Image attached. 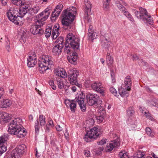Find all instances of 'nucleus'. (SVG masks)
Wrapping results in <instances>:
<instances>
[{
    "label": "nucleus",
    "instance_id": "f257e3e1",
    "mask_svg": "<svg viewBox=\"0 0 158 158\" xmlns=\"http://www.w3.org/2000/svg\"><path fill=\"white\" fill-rule=\"evenodd\" d=\"M22 121L20 118L11 120L8 125V131L11 135H15L17 137L22 138L26 135V132L23 128Z\"/></svg>",
    "mask_w": 158,
    "mask_h": 158
},
{
    "label": "nucleus",
    "instance_id": "f03ea898",
    "mask_svg": "<svg viewBox=\"0 0 158 158\" xmlns=\"http://www.w3.org/2000/svg\"><path fill=\"white\" fill-rule=\"evenodd\" d=\"M49 10L48 8L37 15L38 19L36 22V24H34L31 26L30 31L34 35L38 34L41 35L44 32V30L41 28L44 24V21L46 20L50 14Z\"/></svg>",
    "mask_w": 158,
    "mask_h": 158
},
{
    "label": "nucleus",
    "instance_id": "7ed1b4c3",
    "mask_svg": "<svg viewBox=\"0 0 158 158\" xmlns=\"http://www.w3.org/2000/svg\"><path fill=\"white\" fill-rule=\"evenodd\" d=\"M76 13V8L74 6L70 7L63 11L61 22L64 29L68 30L71 29V23L73 21Z\"/></svg>",
    "mask_w": 158,
    "mask_h": 158
},
{
    "label": "nucleus",
    "instance_id": "20e7f679",
    "mask_svg": "<svg viewBox=\"0 0 158 158\" xmlns=\"http://www.w3.org/2000/svg\"><path fill=\"white\" fill-rule=\"evenodd\" d=\"M65 47L64 51L65 53L68 54L72 49L77 52L79 50L80 39L72 33L68 34L66 37Z\"/></svg>",
    "mask_w": 158,
    "mask_h": 158
},
{
    "label": "nucleus",
    "instance_id": "39448f33",
    "mask_svg": "<svg viewBox=\"0 0 158 158\" xmlns=\"http://www.w3.org/2000/svg\"><path fill=\"white\" fill-rule=\"evenodd\" d=\"M139 11L134 10V13L135 16L139 19H141L144 22L147 24L152 25L153 23L152 18L151 16L148 15L146 10L142 7H139Z\"/></svg>",
    "mask_w": 158,
    "mask_h": 158
},
{
    "label": "nucleus",
    "instance_id": "423d86ee",
    "mask_svg": "<svg viewBox=\"0 0 158 158\" xmlns=\"http://www.w3.org/2000/svg\"><path fill=\"white\" fill-rule=\"evenodd\" d=\"M39 71L40 73H44L53 64V61L51 57L48 55L43 56L38 63Z\"/></svg>",
    "mask_w": 158,
    "mask_h": 158
},
{
    "label": "nucleus",
    "instance_id": "0eeeda50",
    "mask_svg": "<svg viewBox=\"0 0 158 158\" xmlns=\"http://www.w3.org/2000/svg\"><path fill=\"white\" fill-rule=\"evenodd\" d=\"M87 102L90 106L95 105L99 106L102 104V101L99 99V96L97 94L88 93L86 96Z\"/></svg>",
    "mask_w": 158,
    "mask_h": 158
},
{
    "label": "nucleus",
    "instance_id": "6e6552de",
    "mask_svg": "<svg viewBox=\"0 0 158 158\" xmlns=\"http://www.w3.org/2000/svg\"><path fill=\"white\" fill-rule=\"evenodd\" d=\"M99 135V133L98 131V129L94 127L90 130L89 131L87 132L84 137V139L85 141L88 142L97 139Z\"/></svg>",
    "mask_w": 158,
    "mask_h": 158
},
{
    "label": "nucleus",
    "instance_id": "1a4fd4ad",
    "mask_svg": "<svg viewBox=\"0 0 158 158\" xmlns=\"http://www.w3.org/2000/svg\"><path fill=\"white\" fill-rule=\"evenodd\" d=\"M19 12L18 10L12 9L10 10L7 12V16L9 20L15 24L19 25Z\"/></svg>",
    "mask_w": 158,
    "mask_h": 158
},
{
    "label": "nucleus",
    "instance_id": "9d476101",
    "mask_svg": "<svg viewBox=\"0 0 158 158\" xmlns=\"http://www.w3.org/2000/svg\"><path fill=\"white\" fill-rule=\"evenodd\" d=\"M68 78L70 83L73 85H75L80 87L81 85L77 82V77L79 72L76 70H71L69 73Z\"/></svg>",
    "mask_w": 158,
    "mask_h": 158
},
{
    "label": "nucleus",
    "instance_id": "9b49d317",
    "mask_svg": "<svg viewBox=\"0 0 158 158\" xmlns=\"http://www.w3.org/2000/svg\"><path fill=\"white\" fill-rule=\"evenodd\" d=\"M85 7L84 9L85 16L84 19L89 23L91 22V19L89 17L88 12L91 11L92 4L88 0H85Z\"/></svg>",
    "mask_w": 158,
    "mask_h": 158
},
{
    "label": "nucleus",
    "instance_id": "f8f14e48",
    "mask_svg": "<svg viewBox=\"0 0 158 158\" xmlns=\"http://www.w3.org/2000/svg\"><path fill=\"white\" fill-rule=\"evenodd\" d=\"M90 86L92 89L100 93L102 95H104V89L101 86V84L98 82H95L90 84Z\"/></svg>",
    "mask_w": 158,
    "mask_h": 158
},
{
    "label": "nucleus",
    "instance_id": "ddd939ff",
    "mask_svg": "<svg viewBox=\"0 0 158 158\" xmlns=\"http://www.w3.org/2000/svg\"><path fill=\"white\" fill-rule=\"evenodd\" d=\"M120 145V139L117 138L111 143L107 144L106 145V150L107 152H110L114 148H118Z\"/></svg>",
    "mask_w": 158,
    "mask_h": 158
},
{
    "label": "nucleus",
    "instance_id": "4468645a",
    "mask_svg": "<svg viewBox=\"0 0 158 158\" xmlns=\"http://www.w3.org/2000/svg\"><path fill=\"white\" fill-rule=\"evenodd\" d=\"M77 52L72 49V51L68 54L70 55L68 57L69 61L72 64H75L77 58Z\"/></svg>",
    "mask_w": 158,
    "mask_h": 158
},
{
    "label": "nucleus",
    "instance_id": "2eb2a0df",
    "mask_svg": "<svg viewBox=\"0 0 158 158\" xmlns=\"http://www.w3.org/2000/svg\"><path fill=\"white\" fill-rule=\"evenodd\" d=\"M36 56L34 54L32 56H29L27 58V65L29 67H34L37 63Z\"/></svg>",
    "mask_w": 158,
    "mask_h": 158
},
{
    "label": "nucleus",
    "instance_id": "dca6fc26",
    "mask_svg": "<svg viewBox=\"0 0 158 158\" xmlns=\"http://www.w3.org/2000/svg\"><path fill=\"white\" fill-rule=\"evenodd\" d=\"M66 104H68L70 106L71 111L74 113L75 112L77 108V104L76 101L73 100L70 101L69 100H66L65 101Z\"/></svg>",
    "mask_w": 158,
    "mask_h": 158
},
{
    "label": "nucleus",
    "instance_id": "f3484780",
    "mask_svg": "<svg viewBox=\"0 0 158 158\" xmlns=\"http://www.w3.org/2000/svg\"><path fill=\"white\" fill-rule=\"evenodd\" d=\"M60 26L58 24H55L53 27L52 33V37L53 39H56L59 34V30Z\"/></svg>",
    "mask_w": 158,
    "mask_h": 158
},
{
    "label": "nucleus",
    "instance_id": "a211bd4d",
    "mask_svg": "<svg viewBox=\"0 0 158 158\" xmlns=\"http://www.w3.org/2000/svg\"><path fill=\"white\" fill-rule=\"evenodd\" d=\"M0 121L2 120L5 122L9 121L10 117L8 114L6 112H0Z\"/></svg>",
    "mask_w": 158,
    "mask_h": 158
},
{
    "label": "nucleus",
    "instance_id": "6ab92c4d",
    "mask_svg": "<svg viewBox=\"0 0 158 158\" xmlns=\"http://www.w3.org/2000/svg\"><path fill=\"white\" fill-rule=\"evenodd\" d=\"M110 52L108 51L106 56V61L107 64L109 67H111L113 63V59L111 57V55L110 53Z\"/></svg>",
    "mask_w": 158,
    "mask_h": 158
},
{
    "label": "nucleus",
    "instance_id": "aec40b11",
    "mask_svg": "<svg viewBox=\"0 0 158 158\" xmlns=\"http://www.w3.org/2000/svg\"><path fill=\"white\" fill-rule=\"evenodd\" d=\"M124 84L126 86H127V89L128 91L131 90V85L132 82L131 78L130 76H127L124 79Z\"/></svg>",
    "mask_w": 158,
    "mask_h": 158
},
{
    "label": "nucleus",
    "instance_id": "412c9836",
    "mask_svg": "<svg viewBox=\"0 0 158 158\" xmlns=\"http://www.w3.org/2000/svg\"><path fill=\"white\" fill-rule=\"evenodd\" d=\"M62 10L56 8L52 12L51 16L52 20H55L59 15Z\"/></svg>",
    "mask_w": 158,
    "mask_h": 158
},
{
    "label": "nucleus",
    "instance_id": "4be33fe9",
    "mask_svg": "<svg viewBox=\"0 0 158 158\" xmlns=\"http://www.w3.org/2000/svg\"><path fill=\"white\" fill-rule=\"evenodd\" d=\"M11 103V102L8 99H3L2 101L0 102V105L2 108H6L10 106Z\"/></svg>",
    "mask_w": 158,
    "mask_h": 158
},
{
    "label": "nucleus",
    "instance_id": "5701e85b",
    "mask_svg": "<svg viewBox=\"0 0 158 158\" xmlns=\"http://www.w3.org/2000/svg\"><path fill=\"white\" fill-rule=\"evenodd\" d=\"M63 47L58 45H55L53 48L52 52L54 55H59L62 52Z\"/></svg>",
    "mask_w": 158,
    "mask_h": 158
},
{
    "label": "nucleus",
    "instance_id": "b1692460",
    "mask_svg": "<svg viewBox=\"0 0 158 158\" xmlns=\"http://www.w3.org/2000/svg\"><path fill=\"white\" fill-rule=\"evenodd\" d=\"M15 149L22 155L26 150V146L24 144H22L18 146Z\"/></svg>",
    "mask_w": 158,
    "mask_h": 158
},
{
    "label": "nucleus",
    "instance_id": "393cba45",
    "mask_svg": "<svg viewBox=\"0 0 158 158\" xmlns=\"http://www.w3.org/2000/svg\"><path fill=\"white\" fill-rule=\"evenodd\" d=\"M119 94L120 96L123 97H128L129 95V94L128 93V90L126 89H118Z\"/></svg>",
    "mask_w": 158,
    "mask_h": 158
},
{
    "label": "nucleus",
    "instance_id": "a878e982",
    "mask_svg": "<svg viewBox=\"0 0 158 158\" xmlns=\"http://www.w3.org/2000/svg\"><path fill=\"white\" fill-rule=\"evenodd\" d=\"M145 152L141 151H138L135 156H131V158H144Z\"/></svg>",
    "mask_w": 158,
    "mask_h": 158
},
{
    "label": "nucleus",
    "instance_id": "bb28decb",
    "mask_svg": "<svg viewBox=\"0 0 158 158\" xmlns=\"http://www.w3.org/2000/svg\"><path fill=\"white\" fill-rule=\"evenodd\" d=\"M85 95H83L82 93V94H80L75 98L76 102H77L78 104L84 102V99L85 98Z\"/></svg>",
    "mask_w": 158,
    "mask_h": 158
},
{
    "label": "nucleus",
    "instance_id": "cd10ccee",
    "mask_svg": "<svg viewBox=\"0 0 158 158\" xmlns=\"http://www.w3.org/2000/svg\"><path fill=\"white\" fill-rule=\"evenodd\" d=\"M56 80L58 87L60 89H62L64 87L62 79L61 77H58L56 78Z\"/></svg>",
    "mask_w": 158,
    "mask_h": 158
},
{
    "label": "nucleus",
    "instance_id": "c85d7f7f",
    "mask_svg": "<svg viewBox=\"0 0 158 158\" xmlns=\"http://www.w3.org/2000/svg\"><path fill=\"white\" fill-rule=\"evenodd\" d=\"M100 38L101 42L105 41L108 42L110 41L109 36L108 34H105L104 35H101Z\"/></svg>",
    "mask_w": 158,
    "mask_h": 158
},
{
    "label": "nucleus",
    "instance_id": "c756f323",
    "mask_svg": "<svg viewBox=\"0 0 158 158\" xmlns=\"http://www.w3.org/2000/svg\"><path fill=\"white\" fill-rule=\"evenodd\" d=\"M94 30L93 29V27L91 25H89L88 29V36L91 37V38L92 39H94Z\"/></svg>",
    "mask_w": 158,
    "mask_h": 158
},
{
    "label": "nucleus",
    "instance_id": "7c9ffc66",
    "mask_svg": "<svg viewBox=\"0 0 158 158\" xmlns=\"http://www.w3.org/2000/svg\"><path fill=\"white\" fill-rule=\"evenodd\" d=\"M127 115L128 117L132 116L135 113L134 108L133 106H130L127 110Z\"/></svg>",
    "mask_w": 158,
    "mask_h": 158
},
{
    "label": "nucleus",
    "instance_id": "2f4dec72",
    "mask_svg": "<svg viewBox=\"0 0 158 158\" xmlns=\"http://www.w3.org/2000/svg\"><path fill=\"white\" fill-rule=\"evenodd\" d=\"M56 42L57 44V45H59L63 48L64 45V39L63 37H58Z\"/></svg>",
    "mask_w": 158,
    "mask_h": 158
},
{
    "label": "nucleus",
    "instance_id": "473e14b6",
    "mask_svg": "<svg viewBox=\"0 0 158 158\" xmlns=\"http://www.w3.org/2000/svg\"><path fill=\"white\" fill-rule=\"evenodd\" d=\"M122 11L124 15L127 17L130 21L132 22H134V20L132 16L128 11H126L125 10Z\"/></svg>",
    "mask_w": 158,
    "mask_h": 158
},
{
    "label": "nucleus",
    "instance_id": "72a5a7b5",
    "mask_svg": "<svg viewBox=\"0 0 158 158\" xmlns=\"http://www.w3.org/2000/svg\"><path fill=\"white\" fill-rule=\"evenodd\" d=\"M56 75L58 76V77L61 78H65L66 77L67 74L65 71L63 70H59L56 73Z\"/></svg>",
    "mask_w": 158,
    "mask_h": 158
},
{
    "label": "nucleus",
    "instance_id": "f704fd0d",
    "mask_svg": "<svg viewBox=\"0 0 158 158\" xmlns=\"http://www.w3.org/2000/svg\"><path fill=\"white\" fill-rule=\"evenodd\" d=\"M110 0H103V7L105 10H107L109 8V3Z\"/></svg>",
    "mask_w": 158,
    "mask_h": 158
},
{
    "label": "nucleus",
    "instance_id": "c9c22d12",
    "mask_svg": "<svg viewBox=\"0 0 158 158\" xmlns=\"http://www.w3.org/2000/svg\"><path fill=\"white\" fill-rule=\"evenodd\" d=\"M19 13V18H23L25 15H26L27 13V10H23L20 8Z\"/></svg>",
    "mask_w": 158,
    "mask_h": 158
},
{
    "label": "nucleus",
    "instance_id": "e433bc0d",
    "mask_svg": "<svg viewBox=\"0 0 158 158\" xmlns=\"http://www.w3.org/2000/svg\"><path fill=\"white\" fill-rule=\"evenodd\" d=\"M11 153L15 158H20L22 156L19 152L17 151L15 148L14 149Z\"/></svg>",
    "mask_w": 158,
    "mask_h": 158
},
{
    "label": "nucleus",
    "instance_id": "4c0bfd02",
    "mask_svg": "<svg viewBox=\"0 0 158 158\" xmlns=\"http://www.w3.org/2000/svg\"><path fill=\"white\" fill-rule=\"evenodd\" d=\"M39 120L41 126H44L46 124L45 118L43 115H40Z\"/></svg>",
    "mask_w": 158,
    "mask_h": 158
},
{
    "label": "nucleus",
    "instance_id": "58836bf2",
    "mask_svg": "<svg viewBox=\"0 0 158 158\" xmlns=\"http://www.w3.org/2000/svg\"><path fill=\"white\" fill-rule=\"evenodd\" d=\"M6 150V147L5 144L0 143V156Z\"/></svg>",
    "mask_w": 158,
    "mask_h": 158
},
{
    "label": "nucleus",
    "instance_id": "ea45409f",
    "mask_svg": "<svg viewBox=\"0 0 158 158\" xmlns=\"http://www.w3.org/2000/svg\"><path fill=\"white\" fill-rule=\"evenodd\" d=\"M12 2L15 5H16L17 6L21 5L22 3L24 2V0H11Z\"/></svg>",
    "mask_w": 158,
    "mask_h": 158
},
{
    "label": "nucleus",
    "instance_id": "a19ab883",
    "mask_svg": "<svg viewBox=\"0 0 158 158\" xmlns=\"http://www.w3.org/2000/svg\"><path fill=\"white\" fill-rule=\"evenodd\" d=\"M52 27H48L46 29L45 34L46 37H49L50 36L52 31Z\"/></svg>",
    "mask_w": 158,
    "mask_h": 158
},
{
    "label": "nucleus",
    "instance_id": "79ce46f5",
    "mask_svg": "<svg viewBox=\"0 0 158 158\" xmlns=\"http://www.w3.org/2000/svg\"><path fill=\"white\" fill-rule=\"evenodd\" d=\"M116 4L118 8L121 11H124L126 9L125 7H124L121 4V2L119 1H117L116 2Z\"/></svg>",
    "mask_w": 158,
    "mask_h": 158
},
{
    "label": "nucleus",
    "instance_id": "37998d69",
    "mask_svg": "<svg viewBox=\"0 0 158 158\" xmlns=\"http://www.w3.org/2000/svg\"><path fill=\"white\" fill-rule=\"evenodd\" d=\"M102 104H100V106L99 105V106H98V112L100 114V115H104L106 113V110L104 109V108L102 106H101Z\"/></svg>",
    "mask_w": 158,
    "mask_h": 158
},
{
    "label": "nucleus",
    "instance_id": "c03bdc74",
    "mask_svg": "<svg viewBox=\"0 0 158 158\" xmlns=\"http://www.w3.org/2000/svg\"><path fill=\"white\" fill-rule=\"evenodd\" d=\"M23 3H22L21 5H20V8L22 9L23 10L25 9V10H28L30 9V6L29 5H28L26 3L24 2Z\"/></svg>",
    "mask_w": 158,
    "mask_h": 158
},
{
    "label": "nucleus",
    "instance_id": "a18cd8bd",
    "mask_svg": "<svg viewBox=\"0 0 158 158\" xmlns=\"http://www.w3.org/2000/svg\"><path fill=\"white\" fill-rule=\"evenodd\" d=\"M145 131L148 135L151 137L154 136V133L152 132L151 129L149 127H147L145 129Z\"/></svg>",
    "mask_w": 158,
    "mask_h": 158
},
{
    "label": "nucleus",
    "instance_id": "49530a36",
    "mask_svg": "<svg viewBox=\"0 0 158 158\" xmlns=\"http://www.w3.org/2000/svg\"><path fill=\"white\" fill-rule=\"evenodd\" d=\"M78 104L81 111L82 112H85L86 108V104L83 102Z\"/></svg>",
    "mask_w": 158,
    "mask_h": 158
},
{
    "label": "nucleus",
    "instance_id": "de8ad7c7",
    "mask_svg": "<svg viewBox=\"0 0 158 158\" xmlns=\"http://www.w3.org/2000/svg\"><path fill=\"white\" fill-rule=\"evenodd\" d=\"M119 156L121 158H125L127 156V152L125 151H123L119 153Z\"/></svg>",
    "mask_w": 158,
    "mask_h": 158
},
{
    "label": "nucleus",
    "instance_id": "09e8293b",
    "mask_svg": "<svg viewBox=\"0 0 158 158\" xmlns=\"http://www.w3.org/2000/svg\"><path fill=\"white\" fill-rule=\"evenodd\" d=\"M110 92L114 96L118 97V95H117V92L116 90L113 87H111L110 88Z\"/></svg>",
    "mask_w": 158,
    "mask_h": 158
},
{
    "label": "nucleus",
    "instance_id": "8fccbe9b",
    "mask_svg": "<svg viewBox=\"0 0 158 158\" xmlns=\"http://www.w3.org/2000/svg\"><path fill=\"white\" fill-rule=\"evenodd\" d=\"M40 10V7L39 6H35L33 7L32 9H30L31 12L34 13V14L37 13Z\"/></svg>",
    "mask_w": 158,
    "mask_h": 158
},
{
    "label": "nucleus",
    "instance_id": "3c124183",
    "mask_svg": "<svg viewBox=\"0 0 158 158\" xmlns=\"http://www.w3.org/2000/svg\"><path fill=\"white\" fill-rule=\"evenodd\" d=\"M144 115L147 118L150 119L151 120L153 121L154 120V118L152 116L151 114L148 112L145 111Z\"/></svg>",
    "mask_w": 158,
    "mask_h": 158
},
{
    "label": "nucleus",
    "instance_id": "603ef678",
    "mask_svg": "<svg viewBox=\"0 0 158 158\" xmlns=\"http://www.w3.org/2000/svg\"><path fill=\"white\" fill-rule=\"evenodd\" d=\"M33 14L32 13H31V12L30 13H28L27 12L26 15H27V16L26 18V19L28 21H30L31 19L33 18Z\"/></svg>",
    "mask_w": 158,
    "mask_h": 158
},
{
    "label": "nucleus",
    "instance_id": "864d4df0",
    "mask_svg": "<svg viewBox=\"0 0 158 158\" xmlns=\"http://www.w3.org/2000/svg\"><path fill=\"white\" fill-rule=\"evenodd\" d=\"M104 116L102 115H100L96 117V119L98 123H100L102 122L104 119Z\"/></svg>",
    "mask_w": 158,
    "mask_h": 158
},
{
    "label": "nucleus",
    "instance_id": "5fc2aeb1",
    "mask_svg": "<svg viewBox=\"0 0 158 158\" xmlns=\"http://www.w3.org/2000/svg\"><path fill=\"white\" fill-rule=\"evenodd\" d=\"M109 42H102L101 43L103 47L108 48L110 47V44L109 43Z\"/></svg>",
    "mask_w": 158,
    "mask_h": 158
},
{
    "label": "nucleus",
    "instance_id": "6e6d98bb",
    "mask_svg": "<svg viewBox=\"0 0 158 158\" xmlns=\"http://www.w3.org/2000/svg\"><path fill=\"white\" fill-rule=\"evenodd\" d=\"M49 85L51 87L52 89L53 90H55L56 89V87L54 85L53 81L52 80H50L49 82Z\"/></svg>",
    "mask_w": 158,
    "mask_h": 158
},
{
    "label": "nucleus",
    "instance_id": "4d7b16f0",
    "mask_svg": "<svg viewBox=\"0 0 158 158\" xmlns=\"http://www.w3.org/2000/svg\"><path fill=\"white\" fill-rule=\"evenodd\" d=\"M35 132L37 133L39 132L40 128V126L39 125V122L38 121H37V123H35Z\"/></svg>",
    "mask_w": 158,
    "mask_h": 158
},
{
    "label": "nucleus",
    "instance_id": "13d9d810",
    "mask_svg": "<svg viewBox=\"0 0 158 158\" xmlns=\"http://www.w3.org/2000/svg\"><path fill=\"white\" fill-rule=\"evenodd\" d=\"M103 148H100L95 151L96 154L98 155H100L102 153V152L103 151Z\"/></svg>",
    "mask_w": 158,
    "mask_h": 158
},
{
    "label": "nucleus",
    "instance_id": "bf43d9fd",
    "mask_svg": "<svg viewBox=\"0 0 158 158\" xmlns=\"http://www.w3.org/2000/svg\"><path fill=\"white\" fill-rule=\"evenodd\" d=\"M106 143V140L105 139H102L100 141L97 142V143L98 145H103Z\"/></svg>",
    "mask_w": 158,
    "mask_h": 158
},
{
    "label": "nucleus",
    "instance_id": "052dcab7",
    "mask_svg": "<svg viewBox=\"0 0 158 158\" xmlns=\"http://www.w3.org/2000/svg\"><path fill=\"white\" fill-rule=\"evenodd\" d=\"M111 76L112 81L113 83H114L115 82V77L114 76V74L113 73H111Z\"/></svg>",
    "mask_w": 158,
    "mask_h": 158
},
{
    "label": "nucleus",
    "instance_id": "680f3d73",
    "mask_svg": "<svg viewBox=\"0 0 158 158\" xmlns=\"http://www.w3.org/2000/svg\"><path fill=\"white\" fill-rule=\"evenodd\" d=\"M51 128V127L49 125L47 124L45 128V132H48Z\"/></svg>",
    "mask_w": 158,
    "mask_h": 158
},
{
    "label": "nucleus",
    "instance_id": "e2e57ef3",
    "mask_svg": "<svg viewBox=\"0 0 158 158\" xmlns=\"http://www.w3.org/2000/svg\"><path fill=\"white\" fill-rule=\"evenodd\" d=\"M4 93V91L3 89L2 88H0V98L3 96Z\"/></svg>",
    "mask_w": 158,
    "mask_h": 158
},
{
    "label": "nucleus",
    "instance_id": "0e129e2a",
    "mask_svg": "<svg viewBox=\"0 0 158 158\" xmlns=\"http://www.w3.org/2000/svg\"><path fill=\"white\" fill-rule=\"evenodd\" d=\"M26 33H23L21 36V38L23 40V42L26 41Z\"/></svg>",
    "mask_w": 158,
    "mask_h": 158
},
{
    "label": "nucleus",
    "instance_id": "69168bd1",
    "mask_svg": "<svg viewBox=\"0 0 158 158\" xmlns=\"http://www.w3.org/2000/svg\"><path fill=\"white\" fill-rule=\"evenodd\" d=\"M84 154L86 157H88L90 155V152L89 151H85Z\"/></svg>",
    "mask_w": 158,
    "mask_h": 158
},
{
    "label": "nucleus",
    "instance_id": "338daca9",
    "mask_svg": "<svg viewBox=\"0 0 158 158\" xmlns=\"http://www.w3.org/2000/svg\"><path fill=\"white\" fill-rule=\"evenodd\" d=\"M56 128L57 130L59 131H61L62 129V128L59 125H56Z\"/></svg>",
    "mask_w": 158,
    "mask_h": 158
},
{
    "label": "nucleus",
    "instance_id": "774afa93",
    "mask_svg": "<svg viewBox=\"0 0 158 158\" xmlns=\"http://www.w3.org/2000/svg\"><path fill=\"white\" fill-rule=\"evenodd\" d=\"M63 7V5L60 4H59L56 7V8L60 9V10H62Z\"/></svg>",
    "mask_w": 158,
    "mask_h": 158
}]
</instances>
